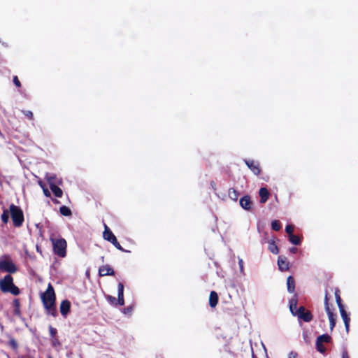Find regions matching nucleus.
Here are the masks:
<instances>
[{
    "label": "nucleus",
    "instance_id": "1",
    "mask_svg": "<svg viewBox=\"0 0 358 358\" xmlns=\"http://www.w3.org/2000/svg\"><path fill=\"white\" fill-rule=\"evenodd\" d=\"M0 289L3 293H10L15 296L20 294V289L13 283V278L10 274L0 280Z\"/></svg>",
    "mask_w": 358,
    "mask_h": 358
},
{
    "label": "nucleus",
    "instance_id": "2",
    "mask_svg": "<svg viewBox=\"0 0 358 358\" xmlns=\"http://www.w3.org/2000/svg\"><path fill=\"white\" fill-rule=\"evenodd\" d=\"M50 240L52 244V250L54 254L61 258L66 256L67 243L63 238H56L52 235Z\"/></svg>",
    "mask_w": 358,
    "mask_h": 358
},
{
    "label": "nucleus",
    "instance_id": "3",
    "mask_svg": "<svg viewBox=\"0 0 358 358\" xmlns=\"http://www.w3.org/2000/svg\"><path fill=\"white\" fill-rule=\"evenodd\" d=\"M9 210L13 225L16 227H21L24 220L22 209L19 206L12 203L10 205Z\"/></svg>",
    "mask_w": 358,
    "mask_h": 358
},
{
    "label": "nucleus",
    "instance_id": "4",
    "mask_svg": "<svg viewBox=\"0 0 358 358\" xmlns=\"http://www.w3.org/2000/svg\"><path fill=\"white\" fill-rule=\"evenodd\" d=\"M0 271L15 273L17 271V266L13 262L10 257L5 255L0 259Z\"/></svg>",
    "mask_w": 358,
    "mask_h": 358
},
{
    "label": "nucleus",
    "instance_id": "5",
    "mask_svg": "<svg viewBox=\"0 0 358 358\" xmlns=\"http://www.w3.org/2000/svg\"><path fill=\"white\" fill-rule=\"evenodd\" d=\"M103 237L106 241L111 243L117 250L122 251V252H129V251L124 250L120 245V244L119 243V242L117 241V240L116 238V236L114 235V234L112 232V231L109 229V227L106 224H104V231L103 232Z\"/></svg>",
    "mask_w": 358,
    "mask_h": 358
},
{
    "label": "nucleus",
    "instance_id": "6",
    "mask_svg": "<svg viewBox=\"0 0 358 358\" xmlns=\"http://www.w3.org/2000/svg\"><path fill=\"white\" fill-rule=\"evenodd\" d=\"M41 300L43 305L55 303L56 296L52 285L49 283L46 291L42 294Z\"/></svg>",
    "mask_w": 358,
    "mask_h": 358
},
{
    "label": "nucleus",
    "instance_id": "7",
    "mask_svg": "<svg viewBox=\"0 0 358 358\" xmlns=\"http://www.w3.org/2000/svg\"><path fill=\"white\" fill-rule=\"evenodd\" d=\"M324 308L329 317L330 329L332 331L336 325V315L333 313L329 307L327 292H326L324 296Z\"/></svg>",
    "mask_w": 358,
    "mask_h": 358
},
{
    "label": "nucleus",
    "instance_id": "8",
    "mask_svg": "<svg viewBox=\"0 0 358 358\" xmlns=\"http://www.w3.org/2000/svg\"><path fill=\"white\" fill-rule=\"evenodd\" d=\"M294 316H297L299 320L305 322H309L313 320V315L310 310L306 309L303 306H300L296 311Z\"/></svg>",
    "mask_w": 358,
    "mask_h": 358
},
{
    "label": "nucleus",
    "instance_id": "9",
    "mask_svg": "<svg viewBox=\"0 0 358 358\" xmlns=\"http://www.w3.org/2000/svg\"><path fill=\"white\" fill-rule=\"evenodd\" d=\"M244 162L255 175L259 176L260 174L262 169L258 162L250 159H245Z\"/></svg>",
    "mask_w": 358,
    "mask_h": 358
},
{
    "label": "nucleus",
    "instance_id": "10",
    "mask_svg": "<svg viewBox=\"0 0 358 358\" xmlns=\"http://www.w3.org/2000/svg\"><path fill=\"white\" fill-rule=\"evenodd\" d=\"M55 178V177H50L48 179V182L49 183L50 188L51 191L53 192V194H55V196L56 197L61 198L63 195V192L61 188H59L58 186H57L55 184V182H54Z\"/></svg>",
    "mask_w": 358,
    "mask_h": 358
},
{
    "label": "nucleus",
    "instance_id": "11",
    "mask_svg": "<svg viewBox=\"0 0 358 358\" xmlns=\"http://www.w3.org/2000/svg\"><path fill=\"white\" fill-rule=\"evenodd\" d=\"M240 206L246 210H250L252 209V206L253 205V202L251 199L250 196L245 195L242 198H241L239 201Z\"/></svg>",
    "mask_w": 358,
    "mask_h": 358
},
{
    "label": "nucleus",
    "instance_id": "12",
    "mask_svg": "<svg viewBox=\"0 0 358 358\" xmlns=\"http://www.w3.org/2000/svg\"><path fill=\"white\" fill-rule=\"evenodd\" d=\"M114 274L115 271L113 268L108 264L101 266L99 268V275L101 277L106 275H114Z\"/></svg>",
    "mask_w": 358,
    "mask_h": 358
},
{
    "label": "nucleus",
    "instance_id": "13",
    "mask_svg": "<svg viewBox=\"0 0 358 358\" xmlns=\"http://www.w3.org/2000/svg\"><path fill=\"white\" fill-rule=\"evenodd\" d=\"M278 268L281 271H288L289 268V262L285 256H279L278 259Z\"/></svg>",
    "mask_w": 358,
    "mask_h": 358
},
{
    "label": "nucleus",
    "instance_id": "14",
    "mask_svg": "<svg viewBox=\"0 0 358 358\" xmlns=\"http://www.w3.org/2000/svg\"><path fill=\"white\" fill-rule=\"evenodd\" d=\"M71 309V303L69 300H63L60 304L59 310L62 315L64 317L67 316Z\"/></svg>",
    "mask_w": 358,
    "mask_h": 358
},
{
    "label": "nucleus",
    "instance_id": "15",
    "mask_svg": "<svg viewBox=\"0 0 358 358\" xmlns=\"http://www.w3.org/2000/svg\"><path fill=\"white\" fill-rule=\"evenodd\" d=\"M117 305L123 306L124 304V285L122 282H119L117 286Z\"/></svg>",
    "mask_w": 358,
    "mask_h": 358
},
{
    "label": "nucleus",
    "instance_id": "16",
    "mask_svg": "<svg viewBox=\"0 0 358 358\" xmlns=\"http://www.w3.org/2000/svg\"><path fill=\"white\" fill-rule=\"evenodd\" d=\"M339 311H340L341 315L343 320L345 330L348 333L349 331V329H350V317L349 315L347 313V312L345 311L344 308L339 309Z\"/></svg>",
    "mask_w": 358,
    "mask_h": 358
},
{
    "label": "nucleus",
    "instance_id": "17",
    "mask_svg": "<svg viewBox=\"0 0 358 358\" xmlns=\"http://www.w3.org/2000/svg\"><path fill=\"white\" fill-rule=\"evenodd\" d=\"M297 303L298 296L294 294L289 301V310L293 315L295 314V311L299 308H297Z\"/></svg>",
    "mask_w": 358,
    "mask_h": 358
},
{
    "label": "nucleus",
    "instance_id": "18",
    "mask_svg": "<svg viewBox=\"0 0 358 358\" xmlns=\"http://www.w3.org/2000/svg\"><path fill=\"white\" fill-rule=\"evenodd\" d=\"M260 196V203H264L267 201L269 198L270 193L266 187H261L259 191Z\"/></svg>",
    "mask_w": 358,
    "mask_h": 358
},
{
    "label": "nucleus",
    "instance_id": "19",
    "mask_svg": "<svg viewBox=\"0 0 358 358\" xmlns=\"http://www.w3.org/2000/svg\"><path fill=\"white\" fill-rule=\"evenodd\" d=\"M218 295L215 291H211L209 296V305L211 308H215L218 303Z\"/></svg>",
    "mask_w": 358,
    "mask_h": 358
},
{
    "label": "nucleus",
    "instance_id": "20",
    "mask_svg": "<svg viewBox=\"0 0 358 358\" xmlns=\"http://www.w3.org/2000/svg\"><path fill=\"white\" fill-rule=\"evenodd\" d=\"M47 314L51 315L53 317H56L57 315V310L55 306V303H50L47 305H43Z\"/></svg>",
    "mask_w": 358,
    "mask_h": 358
},
{
    "label": "nucleus",
    "instance_id": "21",
    "mask_svg": "<svg viewBox=\"0 0 358 358\" xmlns=\"http://www.w3.org/2000/svg\"><path fill=\"white\" fill-rule=\"evenodd\" d=\"M287 291L289 293H294L295 292V280L293 276L289 275L287 278Z\"/></svg>",
    "mask_w": 358,
    "mask_h": 358
},
{
    "label": "nucleus",
    "instance_id": "22",
    "mask_svg": "<svg viewBox=\"0 0 358 358\" xmlns=\"http://www.w3.org/2000/svg\"><path fill=\"white\" fill-rule=\"evenodd\" d=\"M13 306L14 315L20 316L21 314L20 300L18 299H15L13 301Z\"/></svg>",
    "mask_w": 358,
    "mask_h": 358
},
{
    "label": "nucleus",
    "instance_id": "23",
    "mask_svg": "<svg viewBox=\"0 0 358 358\" xmlns=\"http://www.w3.org/2000/svg\"><path fill=\"white\" fill-rule=\"evenodd\" d=\"M289 241L295 245H299L301 243V238L299 236L291 234L288 236Z\"/></svg>",
    "mask_w": 358,
    "mask_h": 358
},
{
    "label": "nucleus",
    "instance_id": "24",
    "mask_svg": "<svg viewBox=\"0 0 358 358\" xmlns=\"http://www.w3.org/2000/svg\"><path fill=\"white\" fill-rule=\"evenodd\" d=\"M268 250L273 253V254H275V255H277L278 254L279 252V250H278V248L277 246V245L275 244V241H268Z\"/></svg>",
    "mask_w": 358,
    "mask_h": 358
},
{
    "label": "nucleus",
    "instance_id": "25",
    "mask_svg": "<svg viewBox=\"0 0 358 358\" xmlns=\"http://www.w3.org/2000/svg\"><path fill=\"white\" fill-rule=\"evenodd\" d=\"M334 294H335V299H336V301L338 308L341 309V308H344V306L343 305V303H342V299L340 296V290L338 288L336 289Z\"/></svg>",
    "mask_w": 358,
    "mask_h": 358
},
{
    "label": "nucleus",
    "instance_id": "26",
    "mask_svg": "<svg viewBox=\"0 0 358 358\" xmlns=\"http://www.w3.org/2000/svg\"><path fill=\"white\" fill-rule=\"evenodd\" d=\"M239 193L234 188H230L228 191L229 197L233 201H237L238 198Z\"/></svg>",
    "mask_w": 358,
    "mask_h": 358
},
{
    "label": "nucleus",
    "instance_id": "27",
    "mask_svg": "<svg viewBox=\"0 0 358 358\" xmlns=\"http://www.w3.org/2000/svg\"><path fill=\"white\" fill-rule=\"evenodd\" d=\"M317 339L319 341L322 342V343H330L331 341V340H332L331 337L329 335L327 334L319 336L317 338Z\"/></svg>",
    "mask_w": 358,
    "mask_h": 358
},
{
    "label": "nucleus",
    "instance_id": "28",
    "mask_svg": "<svg viewBox=\"0 0 358 358\" xmlns=\"http://www.w3.org/2000/svg\"><path fill=\"white\" fill-rule=\"evenodd\" d=\"M59 212L64 216H71L72 215L71 209L66 206H61Z\"/></svg>",
    "mask_w": 358,
    "mask_h": 358
},
{
    "label": "nucleus",
    "instance_id": "29",
    "mask_svg": "<svg viewBox=\"0 0 358 358\" xmlns=\"http://www.w3.org/2000/svg\"><path fill=\"white\" fill-rule=\"evenodd\" d=\"M315 346L317 350L320 353L324 354L326 352V348L324 347V344L319 341L317 339L316 340Z\"/></svg>",
    "mask_w": 358,
    "mask_h": 358
},
{
    "label": "nucleus",
    "instance_id": "30",
    "mask_svg": "<svg viewBox=\"0 0 358 358\" xmlns=\"http://www.w3.org/2000/svg\"><path fill=\"white\" fill-rule=\"evenodd\" d=\"M1 221L4 224H7L9 220V212L7 210H4L1 216Z\"/></svg>",
    "mask_w": 358,
    "mask_h": 358
},
{
    "label": "nucleus",
    "instance_id": "31",
    "mask_svg": "<svg viewBox=\"0 0 358 358\" xmlns=\"http://www.w3.org/2000/svg\"><path fill=\"white\" fill-rule=\"evenodd\" d=\"M9 346L13 349L14 350H16L18 348V344L15 339L13 337H10L8 341Z\"/></svg>",
    "mask_w": 358,
    "mask_h": 358
},
{
    "label": "nucleus",
    "instance_id": "32",
    "mask_svg": "<svg viewBox=\"0 0 358 358\" xmlns=\"http://www.w3.org/2000/svg\"><path fill=\"white\" fill-rule=\"evenodd\" d=\"M271 228L274 231H279L281 229V224L278 220H273L271 222Z\"/></svg>",
    "mask_w": 358,
    "mask_h": 358
},
{
    "label": "nucleus",
    "instance_id": "33",
    "mask_svg": "<svg viewBox=\"0 0 358 358\" xmlns=\"http://www.w3.org/2000/svg\"><path fill=\"white\" fill-rule=\"evenodd\" d=\"M51 344L54 348H57L61 345V343L58 338V336L51 338Z\"/></svg>",
    "mask_w": 358,
    "mask_h": 358
},
{
    "label": "nucleus",
    "instance_id": "34",
    "mask_svg": "<svg viewBox=\"0 0 358 358\" xmlns=\"http://www.w3.org/2000/svg\"><path fill=\"white\" fill-rule=\"evenodd\" d=\"M106 298L111 305L117 306V299L115 296L107 295Z\"/></svg>",
    "mask_w": 358,
    "mask_h": 358
},
{
    "label": "nucleus",
    "instance_id": "35",
    "mask_svg": "<svg viewBox=\"0 0 358 358\" xmlns=\"http://www.w3.org/2000/svg\"><path fill=\"white\" fill-rule=\"evenodd\" d=\"M49 332H50V336L52 338H55V337H57V330L56 328L52 327V326H50L49 327Z\"/></svg>",
    "mask_w": 358,
    "mask_h": 358
},
{
    "label": "nucleus",
    "instance_id": "36",
    "mask_svg": "<svg viewBox=\"0 0 358 358\" xmlns=\"http://www.w3.org/2000/svg\"><path fill=\"white\" fill-rule=\"evenodd\" d=\"M294 229V227L292 224H287L286 226L285 231L287 234L288 236H290L291 234H293Z\"/></svg>",
    "mask_w": 358,
    "mask_h": 358
},
{
    "label": "nucleus",
    "instance_id": "37",
    "mask_svg": "<svg viewBox=\"0 0 358 358\" xmlns=\"http://www.w3.org/2000/svg\"><path fill=\"white\" fill-rule=\"evenodd\" d=\"M23 113L29 120H33L34 119V115H33V113L31 111H30V110H24Z\"/></svg>",
    "mask_w": 358,
    "mask_h": 358
},
{
    "label": "nucleus",
    "instance_id": "38",
    "mask_svg": "<svg viewBox=\"0 0 358 358\" xmlns=\"http://www.w3.org/2000/svg\"><path fill=\"white\" fill-rule=\"evenodd\" d=\"M13 81L14 85L16 87H21V83L19 80L18 77L17 76H13Z\"/></svg>",
    "mask_w": 358,
    "mask_h": 358
},
{
    "label": "nucleus",
    "instance_id": "39",
    "mask_svg": "<svg viewBox=\"0 0 358 358\" xmlns=\"http://www.w3.org/2000/svg\"><path fill=\"white\" fill-rule=\"evenodd\" d=\"M40 185H41V187L43 188V193H44L45 196H47V197L50 196V192H49V190H48L47 188H45V187L42 185V183H41V182H40Z\"/></svg>",
    "mask_w": 358,
    "mask_h": 358
},
{
    "label": "nucleus",
    "instance_id": "40",
    "mask_svg": "<svg viewBox=\"0 0 358 358\" xmlns=\"http://www.w3.org/2000/svg\"><path fill=\"white\" fill-rule=\"evenodd\" d=\"M238 265L240 267V271L241 273H244V268H243V260L241 258L238 259Z\"/></svg>",
    "mask_w": 358,
    "mask_h": 358
},
{
    "label": "nucleus",
    "instance_id": "41",
    "mask_svg": "<svg viewBox=\"0 0 358 358\" xmlns=\"http://www.w3.org/2000/svg\"><path fill=\"white\" fill-rule=\"evenodd\" d=\"M297 357H298L297 352H294V351H291L288 355V358H297Z\"/></svg>",
    "mask_w": 358,
    "mask_h": 358
},
{
    "label": "nucleus",
    "instance_id": "42",
    "mask_svg": "<svg viewBox=\"0 0 358 358\" xmlns=\"http://www.w3.org/2000/svg\"><path fill=\"white\" fill-rule=\"evenodd\" d=\"M342 358H350V356L346 349H344L342 352Z\"/></svg>",
    "mask_w": 358,
    "mask_h": 358
},
{
    "label": "nucleus",
    "instance_id": "43",
    "mask_svg": "<svg viewBox=\"0 0 358 358\" xmlns=\"http://www.w3.org/2000/svg\"><path fill=\"white\" fill-rule=\"evenodd\" d=\"M297 250H298L297 248L295 247H292L289 250V252L292 254H295L297 252Z\"/></svg>",
    "mask_w": 358,
    "mask_h": 358
},
{
    "label": "nucleus",
    "instance_id": "44",
    "mask_svg": "<svg viewBox=\"0 0 358 358\" xmlns=\"http://www.w3.org/2000/svg\"><path fill=\"white\" fill-rule=\"evenodd\" d=\"M101 262H104V261H105V257H104V256H102V257H101Z\"/></svg>",
    "mask_w": 358,
    "mask_h": 358
},
{
    "label": "nucleus",
    "instance_id": "45",
    "mask_svg": "<svg viewBox=\"0 0 358 358\" xmlns=\"http://www.w3.org/2000/svg\"><path fill=\"white\" fill-rule=\"evenodd\" d=\"M252 358H257V357H256V355L254 353H252Z\"/></svg>",
    "mask_w": 358,
    "mask_h": 358
},
{
    "label": "nucleus",
    "instance_id": "46",
    "mask_svg": "<svg viewBox=\"0 0 358 358\" xmlns=\"http://www.w3.org/2000/svg\"><path fill=\"white\" fill-rule=\"evenodd\" d=\"M50 358H51V357H50Z\"/></svg>",
    "mask_w": 358,
    "mask_h": 358
}]
</instances>
